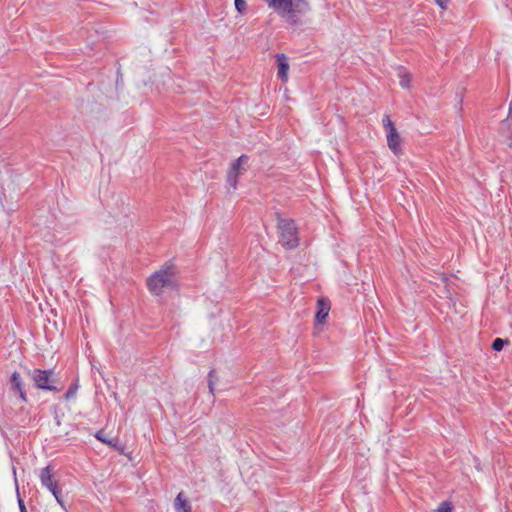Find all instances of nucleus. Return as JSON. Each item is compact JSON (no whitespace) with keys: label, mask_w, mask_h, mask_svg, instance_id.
Returning <instances> with one entry per match:
<instances>
[{"label":"nucleus","mask_w":512,"mask_h":512,"mask_svg":"<svg viewBox=\"0 0 512 512\" xmlns=\"http://www.w3.org/2000/svg\"><path fill=\"white\" fill-rule=\"evenodd\" d=\"M32 379L35 383V386L38 389L41 390H47V391H59V389L54 385L55 378H54V371L49 370H41V369H34L31 373Z\"/></svg>","instance_id":"nucleus-3"},{"label":"nucleus","mask_w":512,"mask_h":512,"mask_svg":"<svg viewBox=\"0 0 512 512\" xmlns=\"http://www.w3.org/2000/svg\"><path fill=\"white\" fill-rule=\"evenodd\" d=\"M330 311V303L325 299H319L317 301V312L315 316V320L319 324H323L326 321Z\"/></svg>","instance_id":"nucleus-8"},{"label":"nucleus","mask_w":512,"mask_h":512,"mask_svg":"<svg viewBox=\"0 0 512 512\" xmlns=\"http://www.w3.org/2000/svg\"><path fill=\"white\" fill-rule=\"evenodd\" d=\"M174 508L176 512H191V505L184 497V493L180 492L175 498Z\"/></svg>","instance_id":"nucleus-11"},{"label":"nucleus","mask_w":512,"mask_h":512,"mask_svg":"<svg viewBox=\"0 0 512 512\" xmlns=\"http://www.w3.org/2000/svg\"><path fill=\"white\" fill-rule=\"evenodd\" d=\"M506 341L501 338L494 339L492 343V349L495 351H501L505 345Z\"/></svg>","instance_id":"nucleus-18"},{"label":"nucleus","mask_w":512,"mask_h":512,"mask_svg":"<svg viewBox=\"0 0 512 512\" xmlns=\"http://www.w3.org/2000/svg\"><path fill=\"white\" fill-rule=\"evenodd\" d=\"M387 137V145L389 149L395 154L400 155L402 152L401 148V138L397 131V129H391L390 131L386 132Z\"/></svg>","instance_id":"nucleus-6"},{"label":"nucleus","mask_w":512,"mask_h":512,"mask_svg":"<svg viewBox=\"0 0 512 512\" xmlns=\"http://www.w3.org/2000/svg\"><path fill=\"white\" fill-rule=\"evenodd\" d=\"M277 63H278V77L286 81L288 78V70H289V64L287 61V57L284 54H280L277 56Z\"/></svg>","instance_id":"nucleus-10"},{"label":"nucleus","mask_w":512,"mask_h":512,"mask_svg":"<svg viewBox=\"0 0 512 512\" xmlns=\"http://www.w3.org/2000/svg\"><path fill=\"white\" fill-rule=\"evenodd\" d=\"M51 466H46L41 469L39 477L43 487L47 488L50 492L59 488L56 481L53 480Z\"/></svg>","instance_id":"nucleus-7"},{"label":"nucleus","mask_w":512,"mask_h":512,"mask_svg":"<svg viewBox=\"0 0 512 512\" xmlns=\"http://www.w3.org/2000/svg\"><path fill=\"white\" fill-rule=\"evenodd\" d=\"M234 4H235L236 10L240 14H243L246 11V9H247V4H246L245 0H235Z\"/></svg>","instance_id":"nucleus-17"},{"label":"nucleus","mask_w":512,"mask_h":512,"mask_svg":"<svg viewBox=\"0 0 512 512\" xmlns=\"http://www.w3.org/2000/svg\"><path fill=\"white\" fill-rule=\"evenodd\" d=\"M53 494V496L55 497L56 501L61 505V506H64V503H63V499H62V496H61V490L60 488H57L55 489L54 491L51 492Z\"/></svg>","instance_id":"nucleus-20"},{"label":"nucleus","mask_w":512,"mask_h":512,"mask_svg":"<svg viewBox=\"0 0 512 512\" xmlns=\"http://www.w3.org/2000/svg\"><path fill=\"white\" fill-rule=\"evenodd\" d=\"M382 124L386 132L396 128L388 115H384L382 119Z\"/></svg>","instance_id":"nucleus-16"},{"label":"nucleus","mask_w":512,"mask_h":512,"mask_svg":"<svg viewBox=\"0 0 512 512\" xmlns=\"http://www.w3.org/2000/svg\"><path fill=\"white\" fill-rule=\"evenodd\" d=\"M77 390H78V384L77 383L72 384L69 387V389L66 391V393L64 395V398L66 400H70V399L74 398L75 395H76Z\"/></svg>","instance_id":"nucleus-15"},{"label":"nucleus","mask_w":512,"mask_h":512,"mask_svg":"<svg viewBox=\"0 0 512 512\" xmlns=\"http://www.w3.org/2000/svg\"><path fill=\"white\" fill-rule=\"evenodd\" d=\"M95 438L97 440L101 441L102 443L107 444L109 446H113V447H115L116 443H117L116 439H108L107 437H105L104 432L102 430L96 432Z\"/></svg>","instance_id":"nucleus-14"},{"label":"nucleus","mask_w":512,"mask_h":512,"mask_svg":"<svg viewBox=\"0 0 512 512\" xmlns=\"http://www.w3.org/2000/svg\"><path fill=\"white\" fill-rule=\"evenodd\" d=\"M450 0H435V2L442 8L446 9Z\"/></svg>","instance_id":"nucleus-23"},{"label":"nucleus","mask_w":512,"mask_h":512,"mask_svg":"<svg viewBox=\"0 0 512 512\" xmlns=\"http://www.w3.org/2000/svg\"><path fill=\"white\" fill-rule=\"evenodd\" d=\"M249 157L247 155H241L236 161H234L228 172H227V183L234 190L237 188V179L243 174L248 168Z\"/></svg>","instance_id":"nucleus-4"},{"label":"nucleus","mask_w":512,"mask_h":512,"mask_svg":"<svg viewBox=\"0 0 512 512\" xmlns=\"http://www.w3.org/2000/svg\"><path fill=\"white\" fill-rule=\"evenodd\" d=\"M11 384L12 387L19 392V396L22 399V401H27L26 392L24 389L23 381L18 372H14L11 376Z\"/></svg>","instance_id":"nucleus-9"},{"label":"nucleus","mask_w":512,"mask_h":512,"mask_svg":"<svg viewBox=\"0 0 512 512\" xmlns=\"http://www.w3.org/2000/svg\"><path fill=\"white\" fill-rule=\"evenodd\" d=\"M53 494V496L55 497L56 501L61 505V506H64V503H63V499H62V496H61V490L60 488H57L55 489L54 491L51 492Z\"/></svg>","instance_id":"nucleus-21"},{"label":"nucleus","mask_w":512,"mask_h":512,"mask_svg":"<svg viewBox=\"0 0 512 512\" xmlns=\"http://www.w3.org/2000/svg\"><path fill=\"white\" fill-rule=\"evenodd\" d=\"M18 505H19L20 512H27L25 503L21 498H18Z\"/></svg>","instance_id":"nucleus-24"},{"label":"nucleus","mask_w":512,"mask_h":512,"mask_svg":"<svg viewBox=\"0 0 512 512\" xmlns=\"http://www.w3.org/2000/svg\"><path fill=\"white\" fill-rule=\"evenodd\" d=\"M453 508L449 501L442 502L438 507V512H452Z\"/></svg>","instance_id":"nucleus-19"},{"label":"nucleus","mask_w":512,"mask_h":512,"mask_svg":"<svg viewBox=\"0 0 512 512\" xmlns=\"http://www.w3.org/2000/svg\"><path fill=\"white\" fill-rule=\"evenodd\" d=\"M269 6L286 18L290 25H298L300 23L299 16L310 10L308 0H270Z\"/></svg>","instance_id":"nucleus-1"},{"label":"nucleus","mask_w":512,"mask_h":512,"mask_svg":"<svg viewBox=\"0 0 512 512\" xmlns=\"http://www.w3.org/2000/svg\"><path fill=\"white\" fill-rule=\"evenodd\" d=\"M279 242L288 249L296 248L299 244L298 232L296 226H278Z\"/></svg>","instance_id":"nucleus-5"},{"label":"nucleus","mask_w":512,"mask_h":512,"mask_svg":"<svg viewBox=\"0 0 512 512\" xmlns=\"http://www.w3.org/2000/svg\"><path fill=\"white\" fill-rule=\"evenodd\" d=\"M217 381H218V377L216 375L215 370H213V369L210 370L208 373V388H209V392L212 395V397H214V394H215V384L217 383Z\"/></svg>","instance_id":"nucleus-13"},{"label":"nucleus","mask_w":512,"mask_h":512,"mask_svg":"<svg viewBox=\"0 0 512 512\" xmlns=\"http://www.w3.org/2000/svg\"><path fill=\"white\" fill-rule=\"evenodd\" d=\"M397 75L400 79V86L405 89L409 88L411 83V74L404 67H399Z\"/></svg>","instance_id":"nucleus-12"},{"label":"nucleus","mask_w":512,"mask_h":512,"mask_svg":"<svg viewBox=\"0 0 512 512\" xmlns=\"http://www.w3.org/2000/svg\"><path fill=\"white\" fill-rule=\"evenodd\" d=\"M173 285V273L170 266H164L159 271L153 273L147 280L149 291L159 296L163 293L164 288Z\"/></svg>","instance_id":"nucleus-2"},{"label":"nucleus","mask_w":512,"mask_h":512,"mask_svg":"<svg viewBox=\"0 0 512 512\" xmlns=\"http://www.w3.org/2000/svg\"><path fill=\"white\" fill-rule=\"evenodd\" d=\"M53 494V496L55 497L56 501L61 505V506H64V503H63V499H62V496H61V490L60 488H57L55 489L54 491L51 492Z\"/></svg>","instance_id":"nucleus-22"}]
</instances>
